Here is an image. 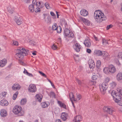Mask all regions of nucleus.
Returning <instances> with one entry per match:
<instances>
[{
	"mask_svg": "<svg viewBox=\"0 0 122 122\" xmlns=\"http://www.w3.org/2000/svg\"><path fill=\"white\" fill-rule=\"evenodd\" d=\"M16 52V55L20 59L19 60V62L21 65H24V62L20 60L23 59L24 56L27 55L29 52V51L23 48H21L20 49H17Z\"/></svg>",
	"mask_w": 122,
	"mask_h": 122,
	"instance_id": "obj_1",
	"label": "nucleus"
},
{
	"mask_svg": "<svg viewBox=\"0 0 122 122\" xmlns=\"http://www.w3.org/2000/svg\"><path fill=\"white\" fill-rule=\"evenodd\" d=\"M94 17L96 21L98 23H100L102 21L105 20L107 19V17L104 16V14L98 10L95 12Z\"/></svg>",
	"mask_w": 122,
	"mask_h": 122,
	"instance_id": "obj_2",
	"label": "nucleus"
},
{
	"mask_svg": "<svg viewBox=\"0 0 122 122\" xmlns=\"http://www.w3.org/2000/svg\"><path fill=\"white\" fill-rule=\"evenodd\" d=\"M22 108L20 106H16L14 108L13 112L15 114H18L19 116H23L24 114V112L21 111Z\"/></svg>",
	"mask_w": 122,
	"mask_h": 122,
	"instance_id": "obj_3",
	"label": "nucleus"
},
{
	"mask_svg": "<svg viewBox=\"0 0 122 122\" xmlns=\"http://www.w3.org/2000/svg\"><path fill=\"white\" fill-rule=\"evenodd\" d=\"M108 87L107 83L103 82L101 85L100 87V89L101 93L103 94H104L106 92V90Z\"/></svg>",
	"mask_w": 122,
	"mask_h": 122,
	"instance_id": "obj_4",
	"label": "nucleus"
},
{
	"mask_svg": "<svg viewBox=\"0 0 122 122\" xmlns=\"http://www.w3.org/2000/svg\"><path fill=\"white\" fill-rule=\"evenodd\" d=\"M69 96L70 100L72 102L73 104V103L72 102V100H73L74 101H76V100H79L81 98V95L80 94H78V95L77 94V98H76V99H75L74 97V95L72 93H70L69 94Z\"/></svg>",
	"mask_w": 122,
	"mask_h": 122,
	"instance_id": "obj_5",
	"label": "nucleus"
},
{
	"mask_svg": "<svg viewBox=\"0 0 122 122\" xmlns=\"http://www.w3.org/2000/svg\"><path fill=\"white\" fill-rule=\"evenodd\" d=\"M64 33L65 36L68 37H73L74 36L73 33L67 28H66L64 30Z\"/></svg>",
	"mask_w": 122,
	"mask_h": 122,
	"instance_id": "obj_6",
	"label": "nucleus"
},
{
	"mask_svg": "<svg viewBox=\"0 0 122 122\" xmlns=\"http://www.w3.org/2000/svg\"><path fill=\"white\" fill-rule=\"evenodd\" d=\"M103 110L104 112H106L110 114H112L113 112V109L110 107H104Z\"/></svg>",
	"mask_w": 122,
	"mask_h": 122,
	"instance_id": "obj_7",
	"label": "nucleus"
},
{
	"mask_svg": "<svg viewBox=\"0 0 122 122\" xmlns=\"http://www.w3.org/2000/svg\"><path fill=\"white\" fill-rule=\"evenodd\" d=\"M29 88V91L30 92H34L36 90V86L34 84H31L30 85Z\"/></svg>",
	"mask_w": 122,
	"mask_h": 122,
	"instance_id": "obj_8",
	"label": "nucleus"
},
{
	"mask_svg": "<svg viewBox=\"0 0 122 122\" xmlns=\"http://www.w3.org/2000/svg\"><path fill=\"white\" fill-rule=\"evenodd\" d=\"M52 29L53 30H57V32L58 33H61L62 30V29L61 27H60L59 28H58L57 24L55 23H54L52 25Z\"/></svg>",
	"mask_w": 122,
	"mask_h": 122,
	"instance_id": "obj_9",
	"label": "nucleus"
},
{
	"mask_svg": "<svg viewBox=\"0 0 122 122\" xmlns=\"http://www.w3.org/2000/svg\"><path fill=\"white\" fill-rule=\"evenodd\" d=\"M81 46L79 44L76 43L73 46V47L75 51L77 52L80 51V49H81Z\"/></svg>",
	"mask_w": 122,
	"mask_h": 122,
	"instance_id": "obj_10",
	"label": "nucleus"
},
{
	"mask_svg": "<svg viewBox=\"0 0 122 122\" xmlns=\"http://www.w3.org/2000/svg\"><path fill=\"white\" fill-rule=\"evenodd\" d=\"M20 87L21 86L19 84L16 83L13 85L12 88L13 90L16 91L19 90Z\"/></svg>",
	"mask_w": 122,
	"mask_h": 122,
	"instance_id": "obj_11",
	"label": "nucleus"
},
{
	"mask_svg": "<svg viewBox=\"0 0 122 122\" xmlns=\"http://www.w3.org/2000/svg\"><path fill=\"white\" fill-rule=\"evenodd\" d=\"M113 99L116 102H118L121 101V96L118 93H117V94L115 97H114V98Z\"/></svg>",
	"mask_w": 122,
	"mask_h": 122,
	"instance_id": "obj_12",
	"label": "nucleus"
},
{
	"mask_svg": "<svg viewBox=\"0 0 122 122\" xmlns=\"http://www.w3.org/2000/svg\"><path fill=\"white\" fill-rule=\"evenodd\" d=\"M9 103L6 100L3 99L1 101L0 104L2 106H7L8 105Z\"/></svg>",
	"mask_w": 122,
	"mask_h": 122,
	"instance_id": "obj_13",
	"label": "nucleus"
},
{
	"mask_svg": "<svg viewBox=\"0 0 122 122\" xmlns=\"http://www.w3.org/2000/svg\"><path fill=\"white\" fill-rule=\"evenodd\" d=\"M15 20L18 25H20L22 23L21 19L19 17H15Z\"/></svg>",
	"mask_w": 122,
	"mask_h": 122,
	"instance_id": "obj_14",
	"label": "nucleus"
},
{
	"mask_svg": "<svg viewBox=\"0 0 122 122\" xmlns=\"http://www.w3.org/2000/svg\"><path fill=\"white\" fill-rule=\"evenodd\" d=\"M68 114L65 113H62L61 117V119L64 121H65L67 118Z\"/></svg>",
	"mask_w": 122,
	"mask_h": 122,
	"instance_id": "obj_15",
	"label": "nucleus"
},
{
	"mask_svg": "<svg viewBox=\"0 0 122 122\" xmlns=\"http://www.w3.org/2000/svg\"><path fill=\"white\" fill-rule=\"evenodd\" d=\"M80 14L82 15L83 16H85L88 15V13L86 10L84 9H82L80 11Z\"/></svg>",
	"mask_w": 122,
	"mask_h": 122,
	"instance_id": "obj_16",
	"label": "nucleus"
},
{
	"mask_svg": "<svg viewBox=\"0 0 122 122\" xmlns=\"http://www.w3.org/2000/svg\"><path fill=\"white\" fill-rule=\"evenodd\" d=\"M110 71H111V74H112L115 72L116 71V69L114 66L112 65H109V67Z\"/></svg>",
	"mask_w": 122,
	"mask_h": 122,
	"instance_id": "obj_17",
	"label": "nucleus"
},
{
	"mask_svg": "<svg viewBox=\"0 0 122 122\" xmlns=\"http://www.w3.org/2000/svg\"><path fill=\"white\" fill-rule=\"evenodd\" d=\"M82 117L80 116H76L73 120L74 122H80L81 120Z\"/></svg>",
	"mask_w": 122,
	"mask_h": 122,
	"instance_id": "obj_18",
	"label": "nucleus"
},
{
	"mask_svg": "<svg viewBox=\"0 0 122 122\" xmlns=\"http://www.w3.org/2000/svg\"><path fill=\"white\" fill-rule=\"evenodd\" d=\"M7 63V60L4 59L0 61V66L2 67L5 66Z\"/></svg>",
	"mask_w": 122,
	"mask_h": 122,
	"instance_id": "obj_19",
	"label": "nucleus"
},
{
	"mask_svg": "<svg viewBox=\"0 0 122 122\" xmlns=\"http://www.w3.org/2000/svg\"><path fill=\"white\" fill-rule=\"evenodd\" d=\"M35 98L37 101L41 102L42 98V96L41 94H37Z\"/></svg>",
	"mask_w": 122,
	"mask_h": 122,
	"instance_id": "obj_20",
	"label": "nucleus"
},
{
	"mask_svg": "<svg viewBox=\"0 0 122 122\" xmlns=\"http://www.w3.org/2000/svg\"><path fill=\"white\" fill-rule=\"evenodd\" d=\"M85 46L88 47H90L91 46L90 40H85L84 43Z\"/></svg>",
	"mask_w": 122,
	"mask_h": 122,
	"instance_id": "obj_21",
	"label": "nucleus"
},
{
	"mask_svg": "<svg viewBox=\"0 0 122 122\" xmlns=\"http://www.w3.org/2000/svg\"><path fill=\"white\" fill-rule=\"evenodd\" d=\"M101 65V62L100 60H98L97 61L96 65V67L97 68V71H100V67Z\"/></svg>",
	"mask_w": 122,
	"mask_h": 122,
	"instance_id": "obj_22",
	"label": "nucleus"
},
{
	"mask_svg": "<svg viewBox=\"0 0 122 122\" xmlns=\"http://www.w3.org/2000/svg\"><path fill=\"white\" fill-rule=\"evenodd\" d=\"M95 53L98 56H103V55L104 54L105 51H104L98 50L96 51Z\"/></svg>",
	"mask_w": 122,
	"mask_h": 122,
	"instance_id": "obj_23",
	"label": "nucleus"
},
{
	"mask_svg": "<svg viewBox=\"0 0 122 122\" xmlns=\"http://www.w3.org/2000/svg\"><path fill=\"white\" fill-rule=\"evenodd\" d=\"M7 112L5 110L2 109L1 110L0 115L2 117H5L7 115Z\"/></svg>",
	"mask_w": 122,
	"mask_h": 122,
	"instance_id": "obj_24",
	"label": "nucleus"
},
{
	"mask_svg": "<svg viewBox=\"0 0 122 122\" xmlns=\"http://www.w3.org/2000/svg\"><path fill=\"white\" fill-rule=\"evenodd\" d=\"M82 20L86 25H90V21L84 18H82Z\"/></svg>",
	"mask_w": 122,
	"mask_h": 122,
	"instance_id": "obj_25",
	"label": "nucleus"
},
{
	"mask_svg": "<svg viewBox=\"0 0 122 122\" xmlns=\"http://www.w3.org/2000/svg\"><path fill=\"white\" fill-rule=\"evenodd\" d=\"M117 80L118 81L122 80V73L119 72L116 76Z\"/></svg>",
	"mask_w": 122,
	"mask_h": 122,
	"instance_id": "obj_26",
	"label": "nucleus"
},
{
	"mask_svg": "<svg viewBox=\"0 0 122 122\" xmlns=\"http://www.w3.org/2000/svg\"><path fill=\"white\" fill-rule=\"evenodd\" d=\"M50 103L49 102H42L41 103V105L43 108H45L47 107L49 105Z\"/></svg>",
	"mask_w": 122,
	"mask_h": 122,
	"instance_id": "obj_27",
	"label": "nucleus"
},
{
	"mask_svg": "<svg viewBox=\"0 0 122 122\" xmlns=\"http://www.w3.org/2000/svg\"><path fill=\"white\" fill-rule=\"evenodd\" d=\"M103 71L104 73L106 74H111V71H110L109 67L105 68L103 70Z\"/></svg>",
	"mask_w": 122,
	"mask_h": 122,
	"instance_id": "obj_28",
	"label": "nucleus"
},
{
	"mask_svg": "<svg viewBox=\"0 0 122 122\" xmlns=\"http://www.w3.org/2000/svg\"><path fill=\"white\" fill-rule=\"evenodd\" d=\"M103 56L104 57V59L107 60L109 59V54L105 51V53L103 55Z\"/></svg>",
	"mask_w": 122,
	"mask_h": 122,
	"instance_id": "obj_29",
	"label": "nucleus"
},
{
	"mask_svg": "<svg viewBox=\"0 0 122 122\" xmlns=\"http://www.w3.org/2000/svg\"><path fill=\"white\" fill-rule=\"evenodd\" d=\"M36 7L42 8L44 6V3L42 1L38 2V3L36 4Z\"/></svg>",
	"mask_w": 122,
	"mask_h": 122,
	"instance_id": "obj_30",
	"label": "nucleus"
},
{
	"mask_svg": "<svg viewBox=\"0 0 122 122\" xmlns=\"http://www.w3.org/2000/svg\"><path fill=\"white\" fill-rule=\"evenodd\" d=\"M7 9L8 12L11 14L13 13L14 10V9L13 7L12 8L10 6H9Z\"/></svg>",
	"mask_w": 122,
	"mask_h": 122,
	"instance_id": "obj_31",
	"label": "nucleus"
},
{
	"mask_svg": "<svg viewBox=\"0 0 122 122\" xmlns=\"http://www.w3.org/2000/svg\"><path fill=\"white\" fill-rule=\"evenodd\" d=\"M29 10L30 12H32L34 11V5L31 4L29 5Z\"/></svg>",
	"mask_w": 122,
	"mask_h": 122,
	"instance_id": "obj_32",
	"label": "nucleus"
},
{
	"mask_svg": "<svg viewBox=\"0 0 122 122\" xmlns=\"http://www.w3.org/2000/svg\"><path fill=\"white\" fill-rule=\"evenodd\" d=\"M26 99L25 98H23L21 100L20 103L21 105H24L26 103Z\"/></svg>",
	"mask_w": 122,
	"mask_h": 122,
	"instance_id": "obj_33",
	"label": "nucleus"
},
{
	"mask_svg": "<svg viewBox=\"0 0 122 122\" xmlns=\"http://www.w3.org/2000/svg\"><path fill=\"white\" fill-rule=\"evenodd\" d=\"M60 23L61 25H65L66 24L65 20L64 19H61L60 20Z\"/></svg>",
	"mask_w": 122,
	"mask_h": 122,
	"instance_id": "obj_34",
	"label": "nucleus"
},
{
	"mask_svg": "<svg viewBox=\"0 0 122 122\" xmlns=\"http://www.w3.org/2000/svg\"><path fill=\"white\" fill-rule=\"evenodd\" d=\"M45 21L47 23L50 24L51 23V19L50 17L48 16L47 18L45 20Z\"/></svg>",
	"mask_w": 122,
	"mask_h": 122,
	"instance_id": "obj_35",
	"label": "nucleus"
},
{
	"mask_svg": "<svg viewBox=\"0 0 122 122\" xmlns=\"http://www.w3.org/2000/svg\"><path fill=\"white\" fill-rule=\"evenodd\" d=\"M58 103L61 107H62L65 108H66V106L64 103L59 101H58Z\"/></svg>",
	"mask_w": 122,
	"mask_h": 122,
	"instance_id": "obj_36",
	"label": "nucleus"
},
{
	"mask_svg": "<svg viewBox=\"0 0 122 122\" xmlns=\"http://www.w3.org/2000/svg\"><path fill=\"white\" fill-rule=\"evenodd\" d=\"M18 92L17 91L15 92V93L13 95V97H12V99L13 100H15L16 99V98H17V95L18 94Z\"/></svg>",
	"mask_w": 122,
	"mask_h": 122,
	"instance_id": "obj_37",
	"label": "nucleus"
},
{
	"mask_svg": "<svg viewBox=\"0 0 122 122\" xmlns=\"http://www.w3.org/2000/svg\"><path fill=\"white\" fill-rule=\"evenodd\" d=\"M116 85V83L114 82H113L110 84L112 88H113L115 87Z\"/></svg>",
	"mask_w": 122,
	"mask_h": 122,
	"instance_id": "obj_38",
	"label": "nucleus"
},
{
	"mask_svg": "<svg viewBox=\"0 0 122 122\" xmlns=\"http://www.w3.org/2000/svg\"><path fill=\"white\" fill-rule=\"evenodd\" d=\"M117 93H116L115 91H113L111 93V95L112 96L113 98L115 97Z\"/></svg>",
	"mask_w": 122,
	"mask_h": 122,
	"instance_id": "obj_39",
	"label": "nucleus"
},
{
	"mask_svg": "<svg viewBox=\"0 0 122 122\" xmlns=\"http://www.w3.org/2000/svg\"><path fill=\"white\" fill-rule=\"evenodd\" d=\"M102 43L104 45H106L108 43L107 41L104 39H103L102 40Z\"/></svg>",
	"mask_w": 122,
	"mask_h": 122,
	"instance_id": "obj_40",
	"label": "nucleus"
},
{
	"mask_svg": "<svg viewBox=\"0 0 122 122\" xmlns=\"http://www.w3.org/2000/svg\"><path fill=\"white\" fill-rule=\"evenodd\" d=\"M50 96L52 98H55V94L53 92H51L50 93Z\"/></svg>",
	"mask_w": 122,
	"mask_h": 122,
	"instance_id": "obj_41",
	"label": "nucleus"
},
{
	"mask_svg": "<svg viewBox=\"0 0 122 122\" xmlns=\"http://www.w3.org/2000/svg\"><path fill=\"white\" fill-rule=\"evenodd\" d=\"M76 82H77V83L79 85H81L82 82L81 80H80L78 79H76Z\"/></svg>",
	"mask_w": 122,
	"mask_h": 122,
	"instance_id": "obj_42",
	"label": "nucleus"
},
{
	"mask_svg": "<svg viewBox=\"0 0 122 122\" xmlns=\"http://www.w3.org/2000/svg\"><path fill=\"white\" fill-rule=\"evenodd\" d=\"M89 66L90 68H94L95 66V63H92V64H90L89 63Z\"/></svg>",
	"mask_w": 122,
	"mask_h": 122,
	"instance_id": "obj_43",
	"label": "nucleus"
},
{
	"mask_svg": "<svg viewBox=\"0 0 122 122\" xmlns=\"http://www.w3.org/2000/svg\"><path fill=\"white\" fill-rule=\"evenodd\" d=\"M34 10L36 13L40 12V8L38 7L36 8Z\"/></svg>",
	"mask_w": 122,
	"mask_h": 122,
	"instance_id": "obj_44",
	"label": "nucleus"
},
{
	"mask_svg": "<svg viewBox=\"0 0 122 122\" xmlns=\"http://www.w3.org/2000/svg\"><path fill=\"white\" fill-rule=\"evenodd\" d=\"M117 57L122 59V52H119L118 53Z\"/></svg>",
	"mask_w": 122,
	"mask_h": 122,
	"instance_id": "obj_45",
	"label": "nucleus"
},
{
	"mask_svg": "<svg viewBox=\"0 0 122 122\" xmlns=\"http://www.w3.org/2000/svg\"><path fill=\"white\" fill-rule=\"evenodd\" d=\"M45 6L47 9H49L50 8V7L49 5V4L48 3H45Z\"/></svg>",
	"mask_w": 122,
	"mask_h": 122,
	"instance_id": "obj_46",
	"label": "nucleus"
},
{
	"mask_svg": "<svg viewBox=\"0 0 122 122\" xmlns=\"http://www.w3.org/2000/svg\"><path fill=\"white\" fill-rule=\"evenodd\" d=\"M30 44L32 46L35 45L36 44V43L32 41H30Z\"/></svg>",
	"mask_w": 122,
	"mask_h": 122,
	"instance_id": "obj_47",
	"label": "nucleus"
},
{
	"mask_svg": "<svg viewBox=\"0 0 122 122\" xmlns=\"http://www.w3.org/2000/svg\"><path fill=\"white\" fill-rule=\"evenodd\" d=\"M97 76L96 75H93L92 76V79L93 80H96L97 78Z\"/></svg>",
	"mask_w": 122,
	"mask_h": 122,
	"instance_id": "obj_48",
	"label": "nucleus"
},
{
	"mask_svg": "<svg viewBox=\"0 0 122 122\" xmlns=\"http://www.w3.org/2000/svg\"><path fill=\"white\" fill-rule=\"evenodd\" d=\"M39 72L41 75L42 76L45 77H46V75L44 73H43L42 72L40 71H39Z\"/></svg>",
	"mask_w": 122,
	"mask_h": 122,
	"instance_id": "obj_49",
	"label": "nucleus"
},
{
	"mask_svg": "<svg viewBox=\"0 0 122 122\" xmlns=\"http://www.w3.org/2000/svg\"><path fill=\"white\" fill-rule=\"evenodd\" d=\"M13 44L15 46H17L18 45V43L17 41H13Z\"/></svg>",
	"mask_w": 122,
	"mask_h": 122,
	"instance_id": "obj_50",
	"label": "nucleus"
},
{
	"mask_svg": "<svg viewBox=\"0 0 122 122\" xmlns=\"http://www.w3.org/2000/svg\"><path fill=\"white\" fill-rule=\"evenodd\" d=\"M38 2H37L36 0H33L32 1V3L34 5H36V4H37L38 3Z\"/></svg>",
	"mask_w": 122,
	"mask_h": 122,
	"instance_id": "obj_51",
	"label": "nucleus"
},
{
	"mask_svg": "<svg viewBox=\"0 0 122 122\" xmlns=\"http://www.w3.org/2000/svg\"><path fill=\"white\" fill-rule=\"evenodd\" d=\"M51 15L54 18H56V15L55 14L53 13V12L51 11L50 12Z\"/></svg>",
	"mask_w": 122,
	"mask_h": 122,
	"instance_id": "obj_52",
	"label": "nucleus"
},
{
	"mask_svg": "<svg viewBox=\"0 0 122 122\" xmlns=\"http://www.w3.org/2000/svg\"><path fill=\"white\" fill-rule=\"evenodd\" d=\"M7 93V92H2L1 93V95L3 96V97H5V95Z\"/></svg>",
	"mask_w": 122,
	"mask_h": 122,
	"instance_id": "obj_53",
	"label": "nucleus"
},
{
	"mask_svg": "<svg viewBox=\"0 0 122 122\" xmlns=\"http://www.w3.org/2000/svg\"><path fill=\"white\" fill-rule=\"evenodd\" d=\"M89 63H90L91 64L92 63H95L93 60L90 59L89 60Z\"/></svg>",
	"mask_w": 122,
	"mask_h": 122,
	"instance_id": "obj_54",
	"label": "nucleus"
},
{
	"mask_svg": "<svg viewBox=\"0 0 122 122\" xmlns=\"http://www.w3.org/2000/svg\"><path fill=\"white\" fill-rule=\"evenodd\" d=\"M52 49L53 50H55L57 48L56 45H53L52 46Z\"/></svg>",
	"mask_w": 122,
	"mask_h": 122,
	"instance_id": "obj_55",
	"label": "nucleus"
},
{
	"mask_svg": "<svg viewBox=\"0 0 122 122\" xmlns=\"http://www.w3.org/2000/svg\"><path fill=\"white\" fill-rule=\"evenodd\" d=\"M105 81L106 82H106V83H107V82H108L109 81V79L108 77H106L105 78Z\"/></svg>",
	"mask_w": 122,
	"mask_h": 122,
	"instance_id": "obj_56",
	"label": "nucleus"
},
{
	"mask_svg": "<svg viewBox=\"0 0 122 122\" xmlns=\"http://www.w3.org/2000/svg\"><path fill=\"white\" fill-rule=\"evenodd\" d=\"M112 26V25H107V30L109 29L110 28H111Z\"/></svg>",
	"mask_w": 122,
	"mask_h": 122,
	"instance_id": "obj_57",
	"label": "nucleus"
},
{
	"mask_svg": "<svg viewBox=\"0 0 122 122\" xmlns=\"http://www.w3.org/2000/svg\"><path fill=\"white\" fill-rule=\"evenodd\" d=\"M91 50L89 49H86V52L89 54H90L91 52Z\"/></svg>",
	"mask_w": 122,
	"mask_h": 122,
	"instance_id": "obj_58",
	"label": "nucleus"
},
{
	"mask_svg": "<svg viewBox=\"0 0 122 122\" xmlns=\"http://www.w3.org/2000/svg\"><path fill=\"white\" fill-rule=\"evenodd\" d=\"M117 102L118 103V104L120 106H122V102L120 101V102Z\"/></svg>",
	"mask_w": 122,
	"mask_h": 122,
	"instance_id": "obj_59",
	"label": "nucleus"
},
{
	"mask_svg": "<svg viewBox=\"0 0 122 122\" xmlns=\"http://www.w3.org/2000/svg\"><path fill=\"white\" fill-rule=\"evenodd\" d=\"M30 0H25V2L27 3H30Z\"/></svg>",
	"mask_w": 122,
	"mask_h": 122,
	"instance_id": "obj_60",
	"label": "nucleus"
},
{
	"mask_svg": "<svg viewBox=\"0 0 122 122\" xmlns=\"http://www.w3.org/2000/svg\"><path fill=\"white\" fill-rule=\"evenodd\" d=\"M94 37V39L96 41H97V38L96 36L95 35H94L93 36Z\"/></svg>",
	"mask_w": 122,
	"mask_h": 122,
	"instance_id": "obj_61",
	"label": "nucleus"
},
{
	"mask_svg": "<svg viewBox=\"0 0 122 122\" xmlns=\"http://www.w3.org/2000/svg\"><path fill=\"white\" fill-rule=\"evenodd\" d=\"M117 90L118 92H119L120 93L121 91H122V90H121L120 89H119V88H117Z\"/></svg>",
	"mask_w": 122,
	"mask_h": 122,
	"instance_id": "obj_62",
	"label": "nucleus"
},
{
	"mask_svg": "<svg viewBox=\"0 0 122 122\" xmlns=\"http://www.w3.org/2000/svg\"><path fill=\"white\" fill-rule=\"evenodd\" d=\"M23 72L24 73H25L26 72V73H28V72L27 71L25 70V69H24V71H23Z\"/></svg>",
	"mask_w": 122,
	"mask_h": 122,
	"instance_id": "obj_63",
	"label": "nucleus"
},
{
	"mask_svg": "<svg viewBox=\"0 0 122 122\" xmlns=\"http://www.w3.org/2000/svg\"><path fill=\"white\" fill-rule=\"evenodd\" d=\"M56 122H61L60 119H57L56 120Z\"/></svg>",
	"mask_w": 122,
	"mask_h": 122,
	"instance_id": "obj_64",
	"label": "nucleus"
}]
</instances>
